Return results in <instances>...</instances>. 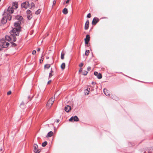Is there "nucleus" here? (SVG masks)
I'll return each instance as SVG.
<instances>
[{"instance_id": "1", "label": "nucleus", "mask_w": 153, "mask_h": 153, "mask_svg": "<svg viewBox=\"0 0 153 153\" xmlns=\"http://www.w3.org/2000/svg\"><path fill=\"white\" fill-rule=\"evenodd\" d=\"M21 23V21H17L14 24V26L15 27L12 30L13 33L16 36H18L19 34V31H20L21 28L20 27V24Z\"/></svg>"}, {"instance_id": "2", "label": "nucleus", "mask_w": 153, "mask_h": 153, "mask_svg": "<svg viewBox=\"0 0 153 153\" xmlns=\"http://www.w3.org/2000/svg\"><path fill=\"white\" fill-rule=\"evenodd\" d=\"M3 17L1 20V22L2 24H5L7 20L10 21L11 20L12 16L11 15L8 13L4 12L3 14Z\"/></svg>"}, {"instance_id": "3", "label": "nucleus", "mask_w": 153, "mask_h": 153, "mask_svg": "<svg viewBox=\"0 0 153 153\" xmlns=\"http://www.w3.org/2000/svg\"><path fill=\"white\" fill-rule=\"evenodd\" d=\"M10 34H11L9 36H5V40L8 41H12L15 42L16 39V37L15 36L16 35H15V34H14L13 33V31L12 30L10 31ZM16 34L15 33V34Z\"/></svg>"}, {"instance_id": "4", "label": "nucleus", "mask_w": 153, "mask_h": 153, "mask_svg": "<svg viewBox=\"0 0 153 153\" xmlns=\"http://www.w3.org/2000/svg\"><path fill=\"white\" fill-rule=\"evenodd\" d=\"M54 100L53 97L51 98L48 101L47 104V108L48 109L50 108L53 103Z\"/></svg>"}, {"instance_id": "5", "label": "nucleus", "mask_w": 153, "mask_h": 153, "mask_svg": "<svg viewBox=\"0 0 153 153\" xmlns=\"http://www.w3.org/2000/svg\"><path fill=\"white\" fill-rule=\"evenodd\" d=\"M2 44L3 48H6L8 47L9 44L6 42L4 39H2L0 40Z\"/></svg>"}, {"instance_id": "6", "label": "nucleus", "mask_w": 153, "mask_h": 153, "mask_svg": "<svg viewBox=\"0 0 153 153\" xmlns=\"http://www.w3.org/2000/svg\"><path fill=\"white\" fill-rule=\"evenodd\" d=\"M13 7L9 6L7 10H5L4 11V12H6L7 13H8V14L10 13H12L13 12Z\"/></svg>"}, {"instance_id": "7", "label": "nucleus", "mask_w": 153, "mask_h": 153, "mask_svg": "<svg viewBox=\"0 0 153 153\" xmlns=\"http://www.w3.org/2000/svg\"><path fill=\"white\" fill-rule=\"evenodd\" d=\"M79 120V119L76 116H75L74 117H71L69 120V121L73 122V121H78Z\"/></svg>"}, {"instance_id": "8", "label": "nucleus", "mask_w": 153, "mask_h": 153, "mask_svg": "<svg viewBox=\"0 0 153 153\" xmlns=\"http://www.w3.org/2000/svg\"><path fill=\"white\" fill-rule=\"evenodd\" d=\"M29 5V3L28 1H25L21 4V7L25 9H27Z\"/></svg>"}, {"instance_id": "9", "label": "nucleus", "mask_w": 153, "mask_h": 153, "mask_svg": "<svg viewBox=\"0 0 153 153\" xmlns=\"http://www.w3.org/2000/svg\"><path fill=\"white\" fill-rule=\"evenodd\" d=\"M38 146L36 144H34L33 146L34 151L36 153H39L40 151L38 149Z\"/></svg>"}, {"instance_id": "10", "label": "nucleus", "mask_w": 153, "mask_h": 153, "mask_svg": "<svg viewBox=\"0 0 153 153\" xmlns=\"http://www.w3.org/2000/svg\"><path fill=\"white\" fill-rule=\"evenodd\" d=\"M90 39V36L89 35H87L86 36V38L85 39V43L88 44Z\"/></svg>"}, {"instance_id": "11", "label": "nucleus", "mask_w": 153, "mask_h": 153, "mask_svg": "<svg viewBox=\"0 0 153 153\" xmlns=\"http://www.w3.org/2000/svg\"><path fill=\"white\" fill-rule=\"evenodd\" d=\"M99 20L97 18H94L92 22V24L93 25H96L99 21Z\"/></svg>"}, {"instance_id": "12", "label": "nucleus", "mask_w": 153, "mask_h": 153, "mask_svg": "<svg viewBox=\"0 0 153 153\" xmlns=\"http://www.w3.org/2000/svg\"><path fill=\"white\" fill-rule=\"evenodd\" d=\"M71 109V107L68 105L66 106L65 108V110L67 112H69Z\"/></svg>"}, {"instance_id": "13", "label": "nucleus", "mask_w": 153, "mask_h": 153, "mask_svg": "<svg viewBox=\"0 0 153 153\" xmlns=\"http://www.w3.org/2000/svg\"><path fill=\"white\" fill-rule=\"evenodd\" d=\"M103 92L104 94L107 96H109L110 95V94L109 91L105 88H104L103 89Z\"/></svg>"}, {"instance_id": "14", "label": "nucleus", "mask_w": 153, "mask_h": 153, "mask_svg": "<svg viewBox=\"0 0 153 153\" xmlns=\"http://www.w3.org/2000/svg\"><path fill=\"white\" fill-rule=\"evenodd\" d=\"M89 21L88 20H87L85 22V29L86 30H87L89 27Z\"/></svg>"}, {"instance_id": "15", "label": "nucleus", "mask_w": 153, "mask_h": 153, "mask_svg": "<svg viewBox=\"0 0 153 153\" xmlns=\"http://www.w3.org/2000/svg\"><path fill=\"white\" fill-rule=\"evenodd\" d=\"M13 7L15 9H17L18 7V4L16 2H15L13 3Z\"/></svg>"}, {"instance_id": "16", "label": "nucleus", "mask_w": 153, "mask_h": 153, "mask_svg": "<svg viewBox=\"0 0 153 153\" xmlns=\"http://www.w3.org/2000/svg\"><path fill=\"white\" fill-rule=\"evenodd\" d=\"M90 91V88H87V89H86V90L85 91V95H88L89 94V92Z\"/></svg>"}, {"instance_id": "17", "label": "nucleus", "mask_w": 153, "mask_h": 153, "mask_svg": "<svg viewBox=\"0 0 153 153\" xmlns=\"http://www.w3.org/2000/svg\"><path fill=\"white\" fill-rule=\"evenodd\" d=\"M62 13L65 15L67 14L68 13V9L66 8H64L62 10Z\"/></svg>"}, {"instance_id": "18", "label": "nucleus", "mask_w": 153, "mask_h": 153, "mask_svg": "<svg viewBox=\"0 0 153 153\" xmlns=\"http://www.w3.org/2000/svg\"><path fill=\"white\" fill-rule=\"evenodd\" d=\"M16 19L18 20V21H20L22 19V17L21 16H16Z\"/></svg>"}, {"instance_id": "19", "label": "nucleus", "mask_w": 153, "mask_h": 153, "mask_svg": "<svg viewBox=\"0 0 153 153\" xmlns=\"http://www.w3.org/2000/svg\"><path fill=\"white\" fill-rule=\"evenodd\" d=\"M53 133L52 131H50L48 132L47 134V136L48 137H51L53 135Z\"/></svg>"}, {"instance_id": "20", "label": "nucleus", "mask_w": 153, "mask_h": 153, "mask_svg": "<svg viewBox=\"0 0 153 153\" xmlns=\"http://www.w3.org/2000/svg\"><path fill=\"white\" fill-rule=\"evenodd\" d=\"M65 63H63L61 66V68L62 70H63L65 68Z\"/></svg>"}, {"instance_id": "21", "label": "nucleus", "mask_w": 153, "mask_h": 153, "mask_svg": "<svg viewBox=\"0 0 153 153\" xmlns=\"http://www.w3.org/2000/svg\"><path fill=\"white\" fill-rule=\"evenodd\" d=\"M112 98L116 100H118V98L115 95H113V96H112Z\"/></svg>"}, {"instance_id": "22", "label": "nucleus", "mask_w": 153, "mask_h": 153, "mask_svg": "<svg viewBox=\"0 0 153 153\" xmlns=\"http://www.w3.org/2000/svg\"><path fill=\"white\" fill-rule=\"evenodd\" d=\"M97 77L98 79H100L102 78V74L100 73H99L97 74Z\"/></svg>"}, {"instance_id": "23", "label": "nucleus", "mask_w": 153, "mask_h": 153, "mask_svg": "<svg viewBox=\"0 0 153 153\" xmlns=\"http://www.w3.org/2000/svg\"><path fill=\"white\" fill-rule=\"evenodd\" d=\"M50 65L48 64L45 65L44 67L45 68H46L47 69H48L50 67Z\"/></svg>"}, {"instance_id": "24", "label": "nucleus", "mask_w": 153, "mask_h": 153, "mask_svg": "<svg viewBox=\"0 0 153 153\" xmlns=\"http://www.w3.org/2000/svg\"><path fill=\"white\" fill-rule=\"evenodd\" d=\"M47 144V142L46 141H45L43 142L42 144V146L43 147H45Z\"/></svg>"}, {"instance_id": "25", "label": "nucleus", "mask_w": 153, "mask_h": 153, "mask_svg": "<svg viewBox=\"0 0 153 153\" xmlns=\"http://www.w3.org/2000/svg\"><path fill=\"white\" fill-rule=\"evenodd\" d=\"M65 55V54L62 52V53L61 54V58L62 59H64V56Z\"/></svg>"}, {"instance_id": "26", "label": "nucleus", "mask_w": 153, "mask_h": 153, "mask_svg": "<svg viewBox=\"0 0 153 153\" xmlns=\"http://www.w3.org/2000/svg\"><path fill=\"white\" fill-rule=\"evenodd\" d=\"M82 74L84 75L85 76L88 73V72L85 71H84L82 72Z\"/></svg>"}, {"instance_id": "27", "label": "nucleus", "mask_w": 153, "mask_h": 153, "mask_svg": "<svg viewBox=\"0 0 153 153\" xmlns=\"http://www.w3.org/2000/svg\"><path fill=\"white\" fill-rule=\"evenodd\" d=\"M41 10L40 9H39L36 12L35 14L36 15H38L39 14Z\"/></svg>"}, {"instance_id": "28", "label": "nucleus", "mask_w": 153, "mask_h": 153, "mask_svg": "<svg viewBox=\"0 0 153 153\" xmlns=\"http://www.w3.org/2000/svg\"><path fill=\"white\" fill-rule=\"evenodd\" d=\"M89 50H86L85 51V54L86 56H88L89 54Z\"/></svg>"}, {"instance_id": "29", "label": "nucleus", "mask_w": 153, "mask_h": 153, "mask_svg": "<svg viewBox=\"0 0 153 153\" xmlns=\"http://www.w3.org/2000/svg\"><path fill=\"white\" fill-rule=\"evenodd\" d=\"M53 72L52 70V68L51 69V71L50 73H49V78H51V77L52 76V73Z\"/></svg>"}, {"instance_id": "30", "label": "nucleus", "mask_w": 153, "mask_h": 153, "mask_svg": "<svg viewBox=\"0 0 153 153\" xmlns=\"http://www.w3.org/2000/svg\"><path fill=\"white\" fill-rule=\"evenodd\" d=\"M31 8H30V9H31V8H32V7H35V4H34L33 3V2H32L31 4Z\"/></svg>"}, {"instance_id": "31", "label": "nucleus", "mask_w": 153, "mask_h": 153, "mask_svg": "<svg viewBox=\"0 0 153 153\" xmlns=\"http://www.w3.org/2000/svg\"><path fill=\"white\" fill-rule=\"evenodd\" d=\"M26 12L27 14H30L31 13V11L29 10H27Z\"/></svg>"}, {"instance_id": "32", "label": "nucleus", "mask_w": 153, "mask_h": 153, "mask_svg": "<svg viewBox=\"0 0 153 153\" xmlns=\"http://www.w3.org/2000/svg\"><path fill=\"white\" fill-rule=\"evenodd\" d=\"M91 17V14L90 13H89L88 14L87 16V18H90Z\"/></svg>"}, {"instance_id": "33", "label": "nucleus", "mask_w": 153, "mask_h": 153, "mask_svg": "<svg viewBox=\"0 0 153 153\" xmlns=\"http://www.w3.org/2000/svg\"><path fill=\"white\" fill-rule=\"evenodd\" d=\"M56 2V0H54L53 1V6L52 7H53V5H54Z\"/></svg>"}, {"instance_id": "34", "label": "nucleus", "mask_w": 153, "mask_h": 153, "mask_svg": "<svg viewBox=\"0 0 153 153\" xmlns=\"http://www.w3.org/2000/svg\"><path fill=\"white\" fill-rule=\"evenodd\" d=\"M36 53V51L35 50H33L32 51V53L33 55H35Z\"/></svg>"}, {"instance_id": "35", "label": "nucleus", "mask_w": 153, "mask_h": 153, "mask_svg": "<svg viewBox=\"0 0 153 153\" xmlns=\"http://www.w3.org/2000/svg\"><path fill=\"white\" fill-rule=\"evenodd\" d=\"M83 65V64L82 63H81L79 65V66L80 67H82Z\"/></svg>"}, {"instance_id": "36", "label": "nucleus", "mask_w": 153, "mask_h": 153, "mask_svg": "<svg viewBox=\"0 0 153 153\" xmlns=\"http://www.w3.org/2000/svg\"><path fill=\"white\" fill-rule=\"evenodd\" d=\"M11 93V91H8L7 93V95H10Z\"/></svg>"}, {"instance_id": "37", "label": "nucleus", "mask_w": 153, "mask_h": 153, "mask_svg": "<svg viewBox=\"0 0 153 153\" xmlns=\"http://www.w3.org/2000/svg\"><path fill=\"white\" fill-rule=\"evenodd\" d=\"M94 74L95 76H97L98 74V72L97 71H95L94 72Z\"/></svg>"}, {"instance_id": "38", "label": "nucleus", "mask_w": 153, "mask_h": 153, "mask_svg": "<svg viewBox=\"0 0 153 153\" xmlns=\"http://www.w3.org/2000/svg\"><path fill=\"white\" fill-rule=\"evenodd\" d=\"M91 69V67H88V68H87V70H88V71H90V70Z\"/></svg>"}, {"instance_id": "39", "label": "nucleus", "mask_w": 153, "mask_h": 153, "mask_svg": "<svg viewBox=\"0 0 153 153\" xmlns=\"http://www.w3.org/2000/svg\"><path fill=\"white\" fill-rule=\"evenodd\" d=\"M57 92L55 94V95H54V96L56 95V96H58V95H59V93H57Z\"/></svg>"}, {"instance_id": "40", "label": "nucleus", "mask_w": 153, "mask_h": 153, "mask_svg": "<svg viewBox=\"0 0 153 153\" xmlns=\"http://www.w3.org/2000/svg\"><path fill=\"white\" fill-rule=\"evenodd\" d=\"M71 0H67L65 2L66 4H68V3Z\"/></svg>"}, {"instance_id": "41", "label": "nucleus", "mask_w": 153, "mask_h": 153, "mask_svg": "<svg viewBox=\"0 0 153 153\" xmlns=\"http://www.w3.org/2000/svg\"><path fill=\"white\" fill-rule=\"evenodd\" d=\"M2 48H2V45H0V51H1V50Z\"/></svg>"}, {"instance_id": "42", "label": "nucleus", "mask_w": 153, "mask_h": 153, "mask_svg": "<svg viewBox=\"0 0 153 153\" xmlns=\"http://www.w3.org/2000/svg\"><path fill=\"white\" fill-rule=\"evenodd\" d=\"M82 71V69L81 68H80L79 71V72H81Z\"/></svg>"}, {"instance_id": "43", "label": "nucleus", "mask_w": 153, "mask_h": 153, "mask_svg": "<svg viewBox=\"0 0 153 153\" xmlns=\"http://www.w3.org/2000/svg\"><path fill=\"white\" fill-rule=\"evenodd\" d=\"M30 16H27V17L28 18V19H30Z\"/></svg>"}, {"instance_id": "44", "label": "nucleus", "mask_w": 153, "mask_h": 153, "mask_svg": "<svg viewBox=\"0 0 153 153\" xmlns=\"http://www.w3.org/2000/svg\"><path fill=\"white\" fill-rule=\"evenodd\" d=\"M30 96H28V99H29V101H30V100H31V99H30Z\"/></svg>"}, {"instance_id": "45", "label": "nucleus", "mask_w": 153, "mask_h": 153, "mask_svg": "<svg viewBox=\"0 0 153 153\" xmlns=\"http://www.w3.org/2000/svg\"><path fill=\"white\" fill-rule=\"evenodd\" d=\"M40 48H39L37 49V51H40Z\"/></svg>"}, {"instance_id": "46", "label": "nucleus", "mask_w": 153, "mask_h": 153, "mask_svg": "<svg viewBox=\"0 0 153 153\" xmlns=\"http://www.w3.org/2000/svg\"><path fill=\"white\" fill-rule=\"evenodd\" d=\"M51 80H50L49 81H48V84L50 82H51Z\"/></svg>"}, {"instance_id": "47", "label": "nucleus", "mask_w": 153, "mask_h": 153, "mask_svg": "<svg viewBox=\"0 0 153 153\" xmlns=\"http://www.w3.org/2000/svg\"><path fill=\"white\" fill-rule=\"evenodd\" d=\"M59 119H57L56 120V122L57 123H59Z\"/></svg>"}, {"instance_id": "48", "label": "nucleus", "mask_w": 153, "mask_h": 153, "mask_svg": "<svg viewBox=\"0 0 153 153\" xmlns=\"http://www.w3.org/2000/svg\"><path fill=\"white\" fill-rule=\"evenodd\" d=\"M24 103L23 102H22V103H21L20 105H24Z\"/></svg>"}, {"instance_id": "49", "label": "nucleus", "mask_w": 153, "mask_h": 153, "mask_svg": "<svg viewBox=\"0 0 153 153\" xmlns=\"http://www.w3.org/2000/svg\"><path fill=\"white\" fill-rule=\"evenodd\" d=\"M43 60H42L41 61V59H40V62L41 63H42V62H43Z\"/></svg>"}, {"instance_id": "50", "label": "nucleus", "mask_w": 153, "mask_h": 153, "mask_svg": "<svg viewBox=\"0 0 153 153\" xmlns=\"http://www.w3.org/2000/svg\"><path fill=\"white\" fill-rule=\"evenodd\" d=\"M13 45L14 46H16V45L15 43H13Z\"/></svg>"}, {"instance_id": "51", "label": "nucleus", "mask_w": 153, "mask_h": 153, "mask_svg": "<svg viewBox=\"0 0 153 153\" xmlns=\"http://www.w3.org/2000/svg\"><path fill=\"white\" fill-rule=\"evenodd\" d=\"M92 83L93 85H94V82H92Z\"/></svg>"}, {"instance_id": "52", "label": "nucleus", "mask_w": 153, "mask_h": 153, "mask_svg": "<svg viewBox=\"0 0 153 153\" xmlns=\"http://www.w3.org/2000/svg\"><path fill=\"white\" fill-rule=\"evenodd\" d=\"M51 125H52V126H53V124H51Z\"/></svg>"}, {"instance_id": "53", "label": "nucleus", "mask_w": 153, "mask_h": 153, "mask_svg": "<svg viewBox=\"0 0 153 153\" xmlns=\"http://www.w3.org/2000/svg\"><path fill=\"white\" fill-rule=\"evenodd\" d=\"M0 150H1V151L2 150V149H0Z\"/></svg>"}, {"instance_id": "54", "label": "nucleus", "mask_w": 153, "mask_h": 153, "mask_svg": "<svg viewBox=\"0 0 153 153\" xmlns=\"http://www.w3.org/2000/svg\"><path fill=\"white\" fill-rule=\"evenodd\" d=\"M1 1V0H0V1Z\"/></svg>"}]
</instances>
